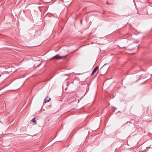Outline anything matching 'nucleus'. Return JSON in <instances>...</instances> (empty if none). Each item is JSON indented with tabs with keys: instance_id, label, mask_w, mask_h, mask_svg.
Segmentation results:
<instances>
[{
	"instance_id": "1",
	"label": "nucleus",
	"mask_w": 152,
	"mask_h": 152,
	"mask_svg": "<svg viewBox=\"0 0 152 152\" xmlns=\"http://www.w3.org/2000/svg\"><path fill=\"white\" fill-rule=\"evenodd\" d=\"M66 56L67 55L63 56H61L58 55H57L53 57L50 58L49 60H51L52 59H53V60L61 59L62 58H65Z\"/></svg>"
},
{
	"instance_id": "2",
	"label": "nucleus",
	"mask_w": 152,
	"mask_h": 152,
	"mask_svg": "<svg viewBox=\"0 0 152 152\" xmlns=\"http://www.w3.org/2000/svg\"><path fill=\"white\" fill-rule=\"evenodd\" d=\"M51 100V98L47 96L44 100V102L45 103L49 102Z\"/></svg>"
},
{
	"instance_id": "3",
	"label": "nucleus",
	"mask_w": 152,
	"mask_h": 152,
	"mask_svg": "<svg viewBox=\"0 0 152 152\" xmlns=\"http://www.w3.org/2000/svg\"><path fill=\"white\" fill-rule=\"evenodd\" d=\"M99 67L98 66H97L93 70L91 75H92L94 73H95L96 71L97 70V69L99 68Z\"/></svg>"
},
{
	"instance_id": "4",
	"label": "nucleus",
	"mask_w": 152,
	"mask_h": 152,
	"mask_svg": "<svg viewBox=\"0 0 152 152\" xmlns=\"http://www.w3.org/2000/svg\"><path fill=\"white\" fill-rule=\"evenodd\" d=\"M144 148V147H143L142 146H141L140 147V149H141L140 150L142 152H143L144 151H145V148H146V147H145L144 148Z\"/></svg>"
},
{
	"instance_id": "5",
	"label": "nucleus",
	"mask_w": 152,
	"mask_h": 152,
	"mask_svg": "<svg viewBox=\"0 0 152 152\" xmlns=\"http://www.w3.org/2000/svg\"><path fill=\"white\" fill-rule=\"evenodd\" d=\"M31 121L34 122V123H36V118L35 117H34L31 120Z\"/></svg>"
},
{
	"instance_id": "6",
	"label": "nucleus",
	"mask_w": 152,
	"mask_h": 152,
	"mask_svg": "<svg viewBox=\"0 0 152 152\" xmlns=\"http://www.w3.org/2000/svg\"><path fill=\"white\" fill-rule=\"evenodd\" d=\"M107 4H110L108 3V2H107Z\"/></svg>"
},
{
	"instance_id": "7",
	"label": "nucleus",
	"mask_w": 152,
	"mask_h": 152,
	"mask_svg": "<svg viewBox=\"0 0 152 152\" xmlns=\"http://www.w3.org/2000/svg\"><path fill=\"white\" fill-rule=\"evenodd\" d=\"M105 65V64H104V66H103L102 67H101V69H102V68L104 67V66Z\"/></svg>"
},
{
	"instance_id": "8",
	"label": "nucleus",
	"mask_w": 152,
	"mask_h": 152,
	"mask_svg": "<svg viewBox=\"0 0 152 152\" xmlns=\"http://www.w3.org/2000/svg\"><path fill=\"white\" fill-rule=\"evenodd\" d=\"M80 23H82V21H81H81H80Z\"/></svg>"
},
{
	"instance_id": "9",
	"label": "nucleus",
	"mask_w": 152,
	"mask_h": 152,
	"mask_svg": "<svg viewBox=\"0 0 152 152\" xmlns=\"http://www.w3.org/2000/svg\"><path fill=\"white\" fill-rule=\"evenodd\" d=\"M1 76V75H0V77Z\"/></svg>"
}]
</instances>
